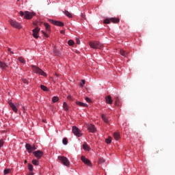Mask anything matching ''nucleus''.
I'll return each mask as SVG.
<instances>
[{
  "label": "nucleus",
  "mask_w": 175,
  "mask_h": 175,
  "mask_svg": "<svg viewBox=\"0 0 175 175\" xmlns=\"http://www.w3.org/2000/svg\"><path fill=\"white\" fill-rule=\"evenodd\" d=\"M89 45L92 49H98L99 50H102L103 49V44L98 41H90L89 42Z\"/></svg>",
  "instance_id": "f257e3e1"
},
{
  "label": "nucleus",
  "mask_w": 175,
  "mask_h": 175,
  "mask_svg": "<svg viewBox=\"0 0 175 175\" xmlns=\"http://www.w3.org/2000/svg\"><path fill=\"white\" fill-rule=\"evenodd\" d=\"M57 158L59 161H60V162L63 163V165H64V166H70V161H69V159H68V158L62 156H59Z\"/></svg>",
  "instance_id": "f03ea898"
},
{
  "label": "nucleus",
  "mask_w": 175,
  "mask_h": 175,
  "mask_svg": "<svg viewBox=\"0 0 175 175\" xmlns=\"http://www.w3.org/2000/svg\"><path fill=\"white\" fill-rule=\"evenodd\" d=\"M72 131V133H74V135L77 136V137H81V136H83L81 131L79 128H77V126H73Z\"/></svg>",
  "instance_id": "7ed1b4c3"
},
{
  "label": "nucleus",
  "mask_w": 175,
  "mask_h": 175,
  "mask_svg": "<svg viewBox=\"0 0 175 175\" xmlns=\"http://www.w3.org/2000/svg\"><path fill=\"white\" fill-rule=\"evenodd\" d=\"M110 23H113V24H117L120 23V18H106L105 20H104V24H110Z\"/></svg>",
  "instance_id": "20e7f679"
},
{
  "label": "nucleus",
  "mask_w": 175,
  "mask_h": 175,
  "mask_svg": "<svg viewBox=\"0 0 175 175\" xmlns=\"http://www.w3.org/2000/svg\"><path fill=\"white\" fill-rule=\"evenodd\" d=\"M32 69L34 73L41 75V76H46V75L44 73V71L42 70V69L39 68V67L32 66Z\"/></svg>",
  "instance_id": "39448f33"
},
{
  "label": "nucleus",
  "mask_w": 175,
  "mask_h": 175,
  "mask_svg": "<svg viewBox=\"0 0 175 175\" xmlns=\"http://www.w3.org/2000/svg\"><path fill=\"white\" fill-rule=\"evenodd\" d=\"M9 23H10V25H12V27H13L14 28H17L18 29H21V25L20 23H17V21L10 19L9 21Z\"/></svg>",
  "instance_id": "423d86ee"
},
{
  "label": "nucleus",
  "mask_w": 175,
  "mask_h": 175,
  "mask_svg": "<svg viewBox=\"0 0 175 175\" xmlns=\"http://www.w3.org/2000/svg\"><path fill=\"white\" fill-rule=\"evenodd\" d=\"M33 16H35V14L33 12H30L28 11L25 12V18L26 20H31V18H32V17H33Z\"/></svg>",
  "instance_id": "0eeeda50"
},
{
  "label": "nucleus",
  "mask_w": 175,
  "mask_h": 175,
  "mask_svg": "<svg viewBox=\"0 0 175 175\" xmlns=\"http://www.w3.org/2000/svg\"><path fill=\"white\" fill-rule=\"evenodd\" d=\"M25 148L27 150L28 152L31 153L32 151H35L36 150V148L35 146H31L29 144H26Z\"/></svg>",
  "instance_id": "6e6552de"
},
{
  "label": "nucleus",
  "mask_w": 175,
  "mask_h": 175,
  "mask_svg": "<svg viewBox=\"0 0 175 175\" xmlns=\"http://www.w3.org/2000/svg\"><path fill=\"white\" fill-rule=\"evenodd\" d=\"M81 160L82 161V162H83V163H85V165H88V166H91V161L87 159L85 156H81Z\"/></svg>",
  "instance_id": "1a4fd4ad"
},
{
  "label": "nucleus",
  "mask_w": 175,
  "mask_h": 175,
  "mask_svg": "<svg viewBox=\"0 0 175 175\" xmlns=\"http://www.w3.org/2000/svg\"><path fill=\"white\" fill-rule=\"evenodd\" d=\"M49 23L53 24V25H57V27H64V23L58 21L49 20Z\"/></svg>",
  "instance_id": "9d476101"
},
{
  "label": "nucleus",
  "mask_w": 175,
  "mask_h": 175,
  "mask_svg": "<svg viewBox=\"0 0 175 175\" xmlns=\"http://www.w3.org/2000/svg\"><path fill=\"white\" fill-rule=\"evenodd\" d=\"M34 154V157H36V158H37V159H40V158H42V157H43V152L40 151V150H37L33 152V153Z\"/></svg>",
  "instance_id": "9b49d317"
},
{
  "label": "nucleus",
  "mask_w": 175,
  "mask_h": 175,
  "mask_svg": "<svg viewBox=\"0 0 175 175\" xmlns=\"http://www.w3.org/2000/svg\"><path fill=\"white\" fill-rule=\"evenodd\" d=\"M40 31V29L39 27H36L34 29H33V36L36 39H38L39 38V36L38 34L39 33V31Z\"/></svg>",
  "instance_id": "f8f14e48"
},
{
  "label": "nucleus",
  "mask_w": 175,
  "mask_h": 175,
  "mask_svg": "<svg viewBox=\"0 0 175 175\" xmlns=\"http://www.w3.org/2000/svg\"><path fill=\"white\" fill-rule=\"evenodd\" d=\"M105 101H106V103H107L108 105H112L113 99H111V96L109 95L105 97Z\"/></svg>",
  "instance_id": "ddd939ff"
},
{
  "label": "nucleus",
  "mask_w": 175,
  "mask_h": 175,
  "mask_svg": "<svg viewBox=\"0 0 175 175\" xmlns=\"http://www.w3.org/2000/svg\"><path fill=\"white\" fill-rule=\"evenodd\" d=\"M88 130L90 131V132H92V133H94V132L96 131V128H95V125L90 124L88 126Z\"/></svg>",
  "instance_id": "4468645a"
},
{
  "label": "nucleus",
  "mask_w": 175,
  "mask_h": 175,
  "mask_svg": "<svg viewBox=\"0 0 175 175\" xmlns=\"http://www.w3.org/2000/svg\"><path fill=\"white\" fill-rule=\"evenodd\" d=\"M9 105L12 109L13 111H14L15 113H17V111H18V109H17V107H16V105L13 104V103H10Z\"/></svg>",
  "instance_id": "2eb2a0df"
},
{
  "label": "nucleus",
  "mask_w": 175,
  "mask_h": 175,
  "mask_svg": "<svg viewBox=\"0 0 175 175\" xmlns=\"http://www.w3.org/2000/svg\"><path fill=\"white\" fill-rule=\"evenodd\" d=\"M63 13H64V14L67 16L69 17V18H72V17H73V15L72 14V13L69 12V11L65 10Z\"/></svg>",
  "instance_id": "dca6fc26"
},
{
  "label": "nucleus",
  "mask_w": 175,
  "mask_h": 175,
  "mask_svg": "<svg viewBox=\"0 0 175 175\" xmlns=\"http://www.w3.org/2000/svg\"><path fill=\"white\" fill-rule=\"evenodd\" d=\"M76 105L81 106V107H87L88 106V105L80 101H76Z\"/></svg>",
  "instance_id": "f3484780"
},
{
  "label": "nucleus",
  "mask_w": 175,
  "mask_h": 175,
  "mask_svg": "<svg viewBox=\"0 0 175 175\" xmlns=\"http://www.w3.org/2000/svg\"><path fill=\"white\" fill-rule=\"evenodd\" d=\"M120 54L122 55V57H128L129 53L123 49H120Z\"/></svg>",
  "instance_id": "a211bd4d"
},
{
  "label": "nucleus",
  "mask_w": 175,
  "mask_h": 175,
  "mask_svg": "<svg viewBox=\"0 0 175 175\" xmlns=\"http://www.w3.org/2000/svg\"><path fill=\"white\" fill-rule=\"evenodd\" d=\"M83 148L85 150V151H90V146L85 142H84L83 144Z\"/></svg>",
  "instance_id": "6ab92c4d"
},
{
  "label": "nucleus",
  "mask_w": 175,
  "mask_h": 175,
  "mask_svg": "<svg viewBox=\"0 0 175 175\" xmlns=\"http://www.w3.org/2000/svg\"><path fill=\"white\" fill-rule=\"evenodd\" d=\"M0 68L1 69H6V68H8V66L6 65V64H5L3 62L0 61Z\"/></svg>",
  "instance_id": "aec40b11"
},
{
  "label": "nucleus",
  "mask_w": 175,
  "mask_h": 175,
  "mask_svg": "<svg viewBox=\"0 0 175 175\" xmlns=\"http://www.w3.org/2000/svg\"><path fill=\"white\" fill-rule=\"evenodd\" d=\"M63 108H64V110H65L66 111H68V110H69V106H68V104L66 103V102H64L63 103Z\"/></svg>",
  "instance_id": "412c9836"
},
{
  "label": "nucleus",
  "mask_w": 175,
  "mask_h": 175,
  "mask_svg": "<svg viewBox=\"0 0 175 175\" xmlns=\"http://www.w3.org/2000/svg\"><path fill=\"white\" fill-rule=\"evenodd\" d=\"M44 27H45V28H46V31H51V27L49 25V23H44Z\"/></svg>",
  "instance_id": "4be33fe9"
},
{
  "label": "nucleus",
  "mask_w": 175,
  "mask_h": 175,
  "mask_svg": "<svg viewBox=\"0 0 175 175\" xmlns=\"http://www.w3.org/2000/svg\"><path fill=\"white\" fill-rule=\"evenodd\" d=\"M113 137H114L115 140H118L120 139V133H117V132L114 133Z\"/></svg>",
  "instance_id": "5701e85b"
},
{
  "label": "nucleus",
  "mask_w": 175,
  "mask_h": 175,
  "mask_svg": "<svg viewBox=\"0 0 175 175\" xmlns=\"http://www.w3.org/2000/svg\"><path fill=\"white\" fill-rule=\"evenodd\" d=\"M115 105L116 106H120V98L118 97L115 98Z\"/></svg>",
  "instance_id": "b1692460"
},
{
  "label": "nucleus",
  "mask_w": 175,
  "mask_h": 175,
  "mask_svg": "<svg viewBox=\"0 0 175 175\" xmlns=\"http://www.w3.org/2000/svg\"><path fill=\"white\" fill-rule=\"evenodd\" d=\"M40 88L41 90H42V91H45V92L49 91V88L43 85H40Z\"/></svg>",
  "instance_id": "393cba45"
},
{
  "label": "nucleus",
  "mask_w": 175,
  "mask_h": 175,
  "mask_svg": "<svg viewBox=\"0 0 175 175\" xmlns=\"http://www.w3.org/2000/svg\"><path fill=\"white\" fill-rule=\"evenodd\" d=\"M32 163L33 165H35V166H38V165H39V160L33 159Z\"/></svg>",
  "instance_id": "a878e982"
},
{
  "label": "nucleus",
  "mask_w": 175,
  "mask_h": 175,
  "mask_svg": "<svg viewBox=\"0 0 175 175\" xmlns=\"http://www.w3.org/2000/svg\"><path fill=\"white\" fill-rule=\"evenodd\" d=\"M57 100H59V98H58V96H53L52 98V101L53 103H55Z\"/></svg>",
  "instance_id": "bb28decb"
},
{
  "label": "nucleus",
  "mask_w": 175,
  "mask_h": 175,
  "mask_svg": "<svg viewBox=\"0 0 175 175\" xmlns=\"http://www.w3.org/2000/svg\"><path fill=\"white\" fill-rule=\"evenodd\" d=\"M102 120L104 121V122H109L108 120H107V118L106 117V116L105 115H102Z\"/></svg>",
  "instance_id": "cd10ccee"
},
{
  "label": "nucleus",
  "mask_w": 175,
  "mask_h": 175,
  "mask_svg": "<svg viewBox=\"0 0 175 175\" xmlns=\"http://www.w3.org/2000/svg\"><path fill=\"white\" fill-rule=\"evenodd\" d=\"M105 143H107V144H110V143H111V137H109L107 139H106Z\"/></svg>",
  "instance_id": "c85d7f7f"
},
{
  "label": "nucleus",
  "mask_w": 175,
  "mask_h": 175,
  "mask_svg": "<svg viewBox=\"0 0 175 175\" xmlns=\"http://www.w3.org/2000/svg\"><path fill=\"white\" fill-rule=\"evenodd\" d=\"M27 167H28L29 172H32L33 170V165H32V164H28Z\"/></svg>",
  "instance_id": "c756f323"
},
{
  "label": "nucleus",
  "mask_w": 175,
  "mask_h": 175,
  "mask_svg": "<svg viewBox=\"0 0 175 175\" xmlns=\"http://www.w3.org/2000/svg\"><path fill=\"white\" fill-rule=\"evenodd\" d=\"M18 61H19V62H21V64H25V59H24L23 57H19Z\"/></svg>",
  "instance_id": "7c9ffc66"
},
{
  "label": "nucleus",
  "mask_w": 175,
  "mask_h": 175,
  "mask_svg": "<svg viewBox=\"0 0 175 175\" xmlns=\"http://www.w3.org/2000/svg\"><path fill=\"white\" fill-rule=\"evenodd\" d=\"M68 43L69 44V46H73L75 44V41L70 40H68Z\"/></svg>",
  "instance_id": "2f4dec72"
},
{
  "label": "nucleus",
  "mask_w": 175,
  "mask_h": 175,
  "mask_svg": "<svg viewBox=\"0 0 175 175\" xmlns=\"http://www.w3.org/2000/svg\"><path fill=\"white\" fill-rule=\"evenodd\" d=\"M3 173H4L5 175L9 174V173H10V169H5V170H4Z\"/></svg>",
  "instance_id": "473e14b6"
},
{
  "label": "nucleus",
  "mask_w": 175,
  "mask_h": 175,
  "mask_svg": "<svg viewBox=\"0 0 175 175\" xmlns=\"http://www.w3.org/2000/svg\"><path fill=\"white\" fill-rule=\"evenodd\" d=\"M63 144H64L65 146L68 144V138L63 139Z\"/></svg>",
  "instance_id": "72a5a7b5"
},
{
  "label": "nucleus",
  "mask_w": 175,
  "mask_h": 175,
  "mask_svg": "<svg viewBox=\"0 0 175 175\" xmlns=\"http://www.w3.org/2000/svg\"><path fill=\"white\" fill-rule=\"evenodd\" d=\"M84 84H85V80L82 79L81 83V87H84Z\"/></svg>",
  "instance_id": "f704fd0d"
},
{
  "label": "nucleus",
  "mask_w": 175,
  "mask_h": 175,
  "mask_svg": "<svg viewBox=\"0 0 175 175\" xmlns=\"http://www.w3.org/2000/svg\"><path fill=\"white\" fill-rule=\"evenodd\" d=\"M85 100L86 102H88V103H91L92 100H91V98H88V97H86L85 98Z\"/></svg>",
  "instance_id": "c9c22d12"
},
{
  "label": "nucleus",
  "mask_w": 175,
  "mask_h": 175,
  "mask_svg": "<svg viewBox=\"0 0 175 175\" xmlns=\"http://www.w3.org/2000/svg\"><path fill=\"white\" fill-rule=\"evenodd\" d=\"M42 33L45 36V38H49V34L46 33L44 31H42Z\"/></svg>",
  "instance_id": "e433bc0d"
},
{
  "label": "nucleus",
  "mask_w": 175,
  "mask_h": 175,
  "mask_svg": "<svg viewBox=\"0 0 175 175\" xmlns=\"http://www.w3.org/2000/svg\"><path fill=\"white\" fill-rule=\"evenodd\" d=\"M22 81H23V83H24L25 84H28V81H27V79H22Z\"/></svg>",
  "instance_id": "4c0bfd02"
},
{
  "label": "nucleus",
  "mask_w": 175,
  "mask_h": 175,
  "mask_svg": "<svg viewBox=\"0 0 175 175\" xmlns=\"http://www.w3.org/2000/svg\"><path fill=\"white\" fill-rule=\"evenodd\" d=\"M19 14H20V16H25V12H23V11H21V12H19Z\"/></svg>",
  "instance_id": "58836bf2"
},
{
  "label": "nucleus",
  "mask_w": 175,
  "mask_h": 175,
  "mask_svg": "<svg viewBox=\"0 0 175 175\" xmlns=\"http://www.w3.org/2000/svg\"><path fill=\"white\" fill-rule=\"evenodd\" d=\"M104 162H105V159H99V163H104Z\"/></svg>",
  "instance_id": "ea45409f"
},
{
  "label": "nucleus",
  "mask_w": 175,
  "mask_h": 175,
  "mask_svg": "<svg viewBox=\"0 0 175 175\" xmlns=\"http://www.w3.org/2000/svg\"><path fill=\"white\" fill-rule=\"evenodd\" d=\"M3 146V140H0V148Z\"/></svg>",
  "instance_id": "a19ab883"
},
{
  "label": "nucleus",
  "mask_w": 175,
  "mask_h": 175,
  "mask_svg": "<svg viewBox=\"0 0 175 175\" xmlns=\"http://www.w3.org/2000/svg\"><path fill=\"white\" fill-rule=\"evenodd\" d=\"M76 42H77V44H80V40H79V38H77Z\"/></svg>",
  "instance_id": "79ce46f5"
},
{
  "label": "nucleus",
  "mask_w": 175,
  "mask_h": 175,
  "mask_svg": "<svg viewBox=\"0 0 175 175\" xmlns=\"http://www.w3.org/2000/svg\"><path fill=\"white\" fill-rule=\"evenodd\" d=\"M8 51L11 53V54H14V53H13V51H12V49H10V48H8Z\"/></svg>",
  "instance_id": "37998d69"
},
{
  "label": "nucleus",
  "mask_w": 175,
  "mask_h": 175,
  "mask_svg": "<svg viewBox=\"0 0 175 175\" xmlns=\"http://www.w3.org/2000/svg\"><path fill=\"white\" fill-rule=\"evenodd\" d=\"M60 33H62V34L65 33V31L64 30H61Z\"/></svg>",
  "instance_id": "c03bdc74"
},
{
  "label": "nucleus",
  "mask_w": 175,
  "mask_h": 175,
  "mask_svg": "<svg viewBox=\"0 0 175 175\" xmlns=\"http://www.w3.org/2000/svg\"><path fill=\"white\" fill-rule=\"evenodd\" d=\"M81 16H82V17H84V15H83V14H81Z\"/></svg>",
  "instance_id": "a18cd8bd"
},
{
  "label": "nucleus",
  "mask_w": 175,
  "mask_h": 175,
  "mask_svg": "<svg viewBox=\"0 0 175 175\" xmlns=\"http://www.w3.org/2000/svg\"><path fill=\"white\" fill-rule=\"evenodd\" d=\"M25 163H27V160L25 161Z\"/></svg>",
  "instance_id": "49530a36"
}]
</instances>
